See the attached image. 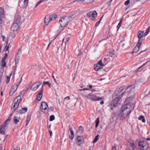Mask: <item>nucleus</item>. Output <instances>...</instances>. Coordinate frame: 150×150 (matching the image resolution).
Instances as JSON below:
<instances>
[{
    "instance_id": "nucleus-29",
    "label": "nucleus",
    "mask_w": 150,
    "mask_h": 150,
    "mask_svg": "<svg viewBox=\"0 0 150 150\" xmlns=\"http://www.w3.org/2000/svg\"><path fill=\"white\" fill-rule=\"evenodd\" d=\"M8 57L7 53H5L4 56L2 58L1 61L4 62H6L5 60Z\"/></svg>"
},
{
    "instance_id": "nucleus-33",
    "label": "nucleus",
    "mask_w": 150,
    "mask_h": 150,
    "mask_svg": "<svg viewBox=\"0 0 150 150\" xmlns=\"http://www.w3.org/2000/svg\"><path fill=\"white\" fill-rule=\"evenodd\" d=\"M115 53V51L114 50H113L111 52H110L109 53V57H113V56L114 55Z\"/></svg>"
},
{
    "instance_id": "nucleus-30",
    "label": "nucleus",
    "mask_w": 150,
    "mask_h": 150,
    "mask_svg": "<svg viewBox=\"0 0 150 150\" xmlns=\"http://www.w3.org/2000/svg\"><path fill=\"white\" fill-rule=\"evenodd\" d=\"M11 75H12V74H10L9 76H6V83H8V82H9V81H10V77L11 76Z\"/></svg>"
},
{
    "instance_id": "nucleus-43",
    "label": "nucleus",
    "mask_w": 150,
    "mask_h": 150,
    "mask_svg": "<svg viewBox=\"0 0 150 150\" xmlns=\"http://www.w3.org/2000/svg\"><path fill=\"white\" fill-rule=\"evenodd\" d=\"M150 31L148 30H147L146 32H145V33L144 34V36H146L149 33V32Z\"/></svg>"
},
{
    "instance_id": "nucleus-58",
    "label": "nucleus",
    "mask_w": 150,
    "mask_h": 150,
    "mask_svg": "<svg viewBox=\"0 0 150 150\" xmlns=\"http://www.w3.org/2000/svg\"><path fill=\"white\" fill-rule=\"evenodd\" d=\"M22 77H21V80L19 82L18 84H17V85H18V86L20 85V84L21 83V82L22 81Z\"/></svg>"
},
{
    "instance_id": "nucleus-26",
    "label": "nucleus",
    "mask_w": 150,
    "mask_h": 150,
    "mask_svg": "<svg viewBox=\"0 0 150 150\" xmlns=\"http://www.w3.org/2000/svg\"><path fill=\"white\" fill-rule=\"evenodd\" d=\"M22 21V19L21 17L20 16H18L16 20V23H17L18 24H20Z\"/></svg>"
},
{
    "instance_id": "nucleus-8",
    "label": "nucleus",
    "mask_w": 150,
    "mask_h": 150,
    "mask_svg": "<svg viewBox=\"0 0 150 150\" xmlns=\"http://www.w3.org/2000/svg\"><path fill=\"white\" fill-rule=\"evenodd\" d=\"M19 26V24L16 23H14L12 25L11 29V33L12 36H15L17 32Z\"/></svg>"
},
{
    "instance_id": "nucleus-20",
    "label": "nucleus",
    "mask_w": 150,
    "mask_h": 150,
    "mask_svg": "<svg viewBox=\"0 0 150 150\" xmlns=\"http://www.w3.org/2000/svg\"><path fill=\"white\" fill-rule=\"evenodd\" d=\"M40 86V85H36V83H34L30 89L33 91H35L38 89Z\"/></svg>"
},
{
    "instance_id": "nucleus-59",
    "label": "nucleus",
    "mask_w": 150,
    "mask_h": 150,
    "mask_svg": "<svg viewBox=\"0 0 150 150\" xmlns=\"http://www.w3.org/2000/svg\"><path fill=\"white\" fill-rule=\"evenodd\" d=\"M69 37H67V38H66V43H67L68 41H69Z\"/></svg>"
},
{
    "instance_id": "nucleus-49",
    "label": "nucleus",
    "mask_w": 150,
    "mask_h": 150,
    "mask_svg": "<svg viewBox=\"0 0 150 150\" xmlns=\"http://www.w3.org/2000/svg\"><path fill=\"white\" fill-rule=\"evenodd\" d=\"M123 19V18L122 19H121L120 21V22H119V23H118V24H120V25H121L122 23V21Z\"/></svg>"
},
{
    "instance_id": "nucleus-2",
    "label": "nucleus",
    "mask_w": 150,
    "mask_h": 150,
    "mask_svg": "<svg viewBox=\"0 0 150 150\" xmlns=\"http://www.w3.org/2000/svg\"><path fill=\"white\" fill-rule=\"evenodd\" d=\"M76 13H74L69 16H65L61 18L59 20V23L61 27H65L71 18H74Z\"/></svg>"
},
{
    "instance_id": "nucleus-35",
    "label": "nucleus",
    "mask_w": 150,
    "mask_h": 150,
    "mask_svg": "<svg viewBox=\"0 0 150 150\" xmlns=\"http://www.w3.org/2000/svg\"><path fill=\"white\" fill-rule=\"evenodd\" d=\"M98 137L99 135H97V136H96V137H95V138H94V139L93 140V143H95L96 142H97V141L98 140Z\"/></svg>"
},
{
    "instance_id": "nucleus-57",
    "label": "nucleus",
    "mask_w": 150,
    "mask_h": 150,
    "mask_svg": "<svg viewBox=\"0 0 150 150\" xmlns=\"http://www.w3.org/2000/svg\"><path fill=\"white\" fill-rule=\"evenodd\" d=\"M35 83H36V84L37 83H39L40 84H39V85H40L41 84V83H42V82H40V81H38V82H36Z\"/></svg>"
},
{
    "instance_id": "nucleus-41",
    "label": "nucleus",
    "mask_w": 150,
    "mask_h": 150,
    "mask_svg": "<svg viewBox=\"0 0 150 150\" xmlns=\"http://www.w3.org/2000/svg\"><path fill=\"white\" fill-rule=\"evenodd\" d=\"M130 2V0H127L125 2V5L126 6L128 5Z\"/></svg>"
},
{
    "instance_id": "nucleus-21",
    "label": "nucleus",
    "mask_w": 150,
    "mask_h": 150,
    "mask_svg": "<svg viewBox=\"0 0 150 150\" xmlns=\"http://www.w3.org/2000/svg\"><path fill=\"white\" fill-rule=\"evenodd\" d=\"M69 130H70V132L71 134V135L69 136L70 139L72 140L74 137V132L73 131L72 128L70 127V126H69Z\"/></svg>"
},
{
    "instance_id": "nucleus-63",
    "label": "nucleus",
    "mask_w": 150,
    "mask_h": 150,
    "mask_svg": "<svg viewBox=\"0 0 150 150\" xmlns=\"http://www.w3.org/2000/svg\"><path fill=\"white\" fill-rule=\"evenodd\" d=\"M0 150H4V149L2 148V146H0Z\"/></svg>"
},
{
    "instance_id": "nucleus-52",
    "label": "nucleus",
    "mask_w": 150,
    "mask_h": 150,
    "mask_svg": "<svg viewBox=\"0 0 150 150\" xmlns=\"http://www.w3.org/2000/svg\"><path fill=\"white\" fill-rule=\"evenodd\" d=\"M112 150H116V147L115 146H112Z\"/></svg>"
},
{
    "instance_id": "nucleus-38",
    "label": "nucleus",
    "mask_w": 150,
    "mask_h": 150,
    "mask_svg": "<svg viewBox=\"0 0 150 150\" xmlns=\"http://www.w3.org/2000/svg\"><path fill=\"white\" fill-rule=\"evenodd\" d=\"M57 17V15L55 14L53 15L52 16L51 18V19L52 20H54Z\"/></svg>"
},
{
    "instance_id": "nucleus-18",
    "label": "nucleus",
    "mask_w": 150,
    "mask_h": 150,
    "mask_svg": "<svg viewBox=\"0 0 150 150\" xmlns=\"http://www.w3.org/2000/svg\"><path fill=\"white\" fill-rule=\"evenodd\" d=\"M50 16V15H46L44 18V21L46 25H47L50 21L51 20Z\"/></svg>"
},
{
    "instance_id": "nucleus-60",
    "label": "nucleus",
    "mask_w": 150,
    "mask_h": 150,
    "mask_svg": "<svg viewBox=\"0 0 150 150\" xmlns=\"http://www.w3.org/2000/svg\"><path fill=\"white\" fill-rule=\"evenodd\" d=\"M100 104L101 105H103L104 104V101L103 100H102L100 103Z\"/></svg>"
},
{
    "instance_id": "nucleus-45",
    "label": "nucleus",
    "mask_w": 150,
    "mask_h": 150,
    "mask_svg": "<svg viewBox=\"0 0 150 150\" xmlns=\"http://www.w3.org/2000/svg\"><path fill=\"white\" fill-rule=\"evenodd\" d=\"M7 44H6V47L5 48V49L6 48L5 52H6L7 51H8V48H9V45H8L7 47Z\"/></svg>"
},
{
    "instance_id": "nucleus-25",
    "label": "nucleus",
    "mask_w": 150,
    "mask_h": 150,
    "mask_svg": "<svg viewBox=\"0 0 150 150\" xmlns=\"http://www.w3.org/2000/svg\"><path fill=\"white\" fill-rule=\"evenodd\" d=\"M20 118L17 116L14 117L13 118V122L15 124H17L19 122Z\"/></svg>"
},
{
    "instance_id": "nucleus-37",
    "label": "nucleus",
    "mask_w": 150,
    "mask_h": 150,
    "mask_svg": "<svg viewBox=\"0 0 150 150\" xmlns=\"http://www.w3.org/2000/svg\"><path fill=\"white\" fill-rule=\"evenodd\" d=\"M54 115H52L50 116L49 120L50 121H52L54 119Z\"/></svg>"
},
{
    "instance_id": "nucleus-36",
    "label": "nucleus",
    "mask_w": 150,
    "mask_h": 150,
    "mask_svg": "<svg viewBox=\"0 0 150 150\" xmlns=\"http://www.w3.org/2000/svg\"><path fill=\"white\" fill-rule=\"evenodd\" d=\"M70 99V98L69 96H67L64 98V101L63 102V103H65V101L66 100H69Z\"/></svg>"
},
{
    "instance_id": "nucleus-12",
    "label": "nucleus",
    "mask_w": 150,
    "mask_h": 150,
    "mask_svg": "<svg viewBox=\"0 0 150 150\" xmlns=\"http://www.w3.org/2000/svg\"><path fill=\"white\" fill-rule=\"evenodd\" d=\"M104 66V65L102 63L101 60H100L97 64L94 65V69L96 71H98L99 69H102Z\"/></svg>"
},
{
    "instance_id": "nucleus-51",
    "label": "nucleus",
    "mask_w": 150,
    "mask_h": 150,
    "mask_svg": "<svg viewBox=\"0 0 150 150\" xmlns=\"http://www.w3.org/2000/svg\"><path fill=\"white\" fill-rule=\"evenodd\" d=\"M1 37L3 39V41H4L6 39V38L5 36L2 35L1 36Z\"/></svg>"
},
{
    "instance_id": "nucleus-44",
    "label": "nucleus",
    "mask_w": 150,
    "mask_h": 150,
    "mask_svg": "<svg viewBox=\"0 0 150 150\" xmlns=\"http://www.w3.org/2000/svg\"><path fill=\"white\" fill-rule=\"evenodd\" d=\"M150 31L148 30H147L146 32H145V33L144 34V36H146L149 33V32Z\"/></svg>"
},
{
    "instance_id": "nucleus-40",
    "label": "nucleus",
    "mask_w": 150,
    "mask_h": 150,
    "mask_svg": "<svg viewBox=\"0 0 150 150\" xmlns=\"http://www.w3.org/2000/svg\"><path fill=\"white\" fill-rule=\"evenodd\" d=\"M44 0H40V1H38L37 3L35 6V8L36 7L40 4Z\"/></svg>"
},
{
    "instance_id": "nucleus-1",
    "label": "nucleus",
    "mask_w": 150,
    "mask_h": 150,
    "mask_svg": "<svg viewBox=\"0 0 150 150\" xmlns=\"http://www.w3.org/2000/svg\"><path fill=\"white\" fill-rule=\"evenodd\" d=\"M138 89L137 84L129 86L126 88V91L124 92L123 91V87L119 88L112 95L113 100L112 103L110 104L111 107V110H113L112 106L116 107L121 104V97L123 96L125 93L126 94L129 98L133 99L135 97V92Z\"/></svg>"
},
{
    "instance_id": "nucleus-50",
    "label": "nucleus",
    "mask_w": 150,
    "mask_h": 150,
    "mask_svg": "<svg viewBox=\"0 0 150 150\" xmlns=\"http://www.w3.org/2000/svg\"><path fill=\"white\" fill-rule=\"evenodd\" d=\"M52 78H53V79H54V81H55V82L56 83H57V82L56 80V79H55V78H54V76L53 74H52Z\"/></svg>"
},
{
    "instance_id": "nucleus-16",
    "label": "nucleus",
    "mask_w": 150,
    "mask_h": 150,
    "mask_svg": "<svg viewBox=\"0 0 150 150\" xmlns=\"http://www.w3.org/2000/svg\"><path fill=\"white\" fill-rule=\"evenodd\" d=\"M144 33V32L143 31L140 30L138 32L137 34L138 38L139 39L138 42L142 43V40L141 38L142 37Z\"/></svg>"
},
{
    "instance_id": "nucleus-22",
    "label": "nucleus",
    "mask_w": 150,
    "mask_h": 150,
    "mask_svg": "<svg viewBox=\"0 0 150 150\" xmlns=\"http://www.w3.org/2000/svg\"><path fill=\"white\" fill-rule=\"evenodd\" d=\"M27 110V108H22L21 109L19 110L18 111V112L20 113V114H22L25 112H26Z\"/></svg>"
},
{
    "instance_id": "nucleus-6",
    "label": "nucleus",
    "mask_w": 150,
    "mask_h": 150,
    "mask_svg": "<svg viewBox=\"0 0 150 150\" xmlns=\"http://www.w3.org/2000/svg\"><path fill=\"white\" fill-rule=\"evenodd\" d=\"M84 97L85 98H86L90 100L94 101L102 100L103 98L98 97L95 95L90 94L88 95H84Z\"/></svg>"
},
{
    "instance_id": "nucleus-48",
    "label": "nucleus",
    "mask_w": 150,
    "mask_h": 150,
    "mask_svg": "<svg viewBox=\"0 0 150 150\" xmlns=\"http://www.w3.org/2000/svg\"><path fill=\"white\" fill-rule=\"evenodd\" d=\"M89 89L88 88H83L79 90V91H85V90H89Z\"/></svg>"
},
{
    "instance_id": "nucleus-11",
    "label": "nucleus",
    "mask_w": 150,
    "mask_h": 150,
    "mask_svg": "<svg viewBox=\"0 0 150 150\" xmlns=\"http://www.w3.org/2000/svg\"><path fill=\"white\" fill-rule=\"evenodd\" d=\"M87 15L92 20L94 21L96 19L95 17L97 16V14L96 12L95 11H94L88 12L87 13Z\"/></svg>"
},
{
    "instance_id": "nucleus-10",
    "label": "nucleus",
    "mask_w": 150,
    "mask_h": 150,
    "mask_svg": "<svg viewBox=\"0 0 150 150\" xmlns=\"http://www.w3.org/2000/svg\"><path fill=\"white\" fill-rule=\"evenodd\" d=\"M140 148L142 150H146L148 149V145L146 142L143 141H140L138 143Z\"/></svg>"
},
{
    "instance_id": "nucleus-27",
    "label": "nucleus",
    "mask_w": 150,
    "mask_h": 150,
    "mask_svg": "<svg viewBox=\"0 0 150 150\" xmlns=\"http://www.w3.org/2000/svg\"><path fill=\"white\" fill-rule=\"evenodd\" d=\"M130 147L129 149L130 150H133L134 149L135 145L134 142H132L131 143H130Z\"/></svg>"
},
{
    "instance_id": "nucleus-13",
    "label": "nucleus",
    "mask_w": 150,
    "mask_h": 150,
    "mask_svg": "<svg viewBox=\"0 0 150 150\" xmlns=\"http://www.w3.org/2000/svg\"><path fill=\"white\" fill-rule=\"evenodd\" d=\"M47 108H49L47 104L45 102H42L41 104V106L40 107V109L41 110L44 112L46 113H47L48 111L46 112L45 111H44L43 110H45Z\"/></svg>"
},
{
    "instance_id": "nucleus-3",
    "label": "nucleus",
    "mask_w": 150,
    "mask_h": 150,
    "mask_svg": "<svg viewBox=\"0 0 150 150\" xmlns=\"http://www.w3.org/2000/svg\"><path fill=\"white\" fill-rule=\"evenodd\" d=\"M13 113L11 114L7 119L5 121L4 124L1 125V128L0 129V134L2 135L5 134L6 130L7 129V125L10 122L12 118V115Z\"/></svg>"
},
{
    "instance_id": "nucleus-55",
    "label": "nucleus",
    "mask_w": 150,
    "mask_h": 150,
    "mask_svg": "<svg viewBox=\"0 0 150 150\" xmlns=\"http://www.w3.org/2000/svg\"><path fill=\"white\" fill-rule=\"evenodd\" d=\"M121 26V25H120V24H118L117 25V28L118 29H119L120 28Z\"/></svg>"
},
{
    "instance_id": "nucleus-5",
    "label": "nucleus",
    "mask_w": 150,
    "mask_h": 150,
    "mask_svg": "<svg viewBox=\"0 0 150 150\" xmlns=\"http://www.w3.org/2000/svg\"><path fill=\"white\" fill-rule=\"evenodd\" d=\"M21 100V97L20 96H18L14 99L11 107V109L12 110H13V112L15 111L18 107Z\"/></svg>"
},
{
    "instance_id": "nucleus-31",
    "label": "nucleus",
    "mask_w": 150,
    "mask_h": 150,
    "mask_svg": "<svg viewBox=\"0 0 150 150\" xmlns=\"http://www.w3.org/2000/svg\"><path fill=\"white\" fill-rule=\"evenodd\" d=\"M30 116H28L26 119V126H27L28 125L29 123L30 122Z\"/></svg>"
},
{
    "instance_id": "nucleus-64",
    "label": "nucleus",
    "mask_w": 150,
    "mask_h": 150,
    "mask_svg": "<svg viewBox=\"0 0 150 150\" xmlns=\"http://www.w3.org/2000/svg\"><path fill=\"white\" fill-rule=\"evenodd\" d=\"M147 30H148L149 31H150V26L148 28Z\"/></svg>"
},
{
    "instance_id": "nucleus-61",
    "label": "nucleus",
    "mask_w": 150,
    "mask_h": 150,
    "mask_svg": "<svg viewBox=\"0 0 150 150\" xmlns=\"http://www.w3.org/2000/svg\"><path fill=\"white\" fill-rule=\"evenodd\" d=\"M142 80H143V79H142V78H140L139 79V82H142Z\"/></svg>"
},
{
    "instance_id": "nucleus-47",
    "label": "nucleus",
    "mask_w": 150,
    "mask_h": 150,
    "mask_svg": "<svg viewBox=\"0 0 150 150\" xmlns=\"http://www.w3.org/2000/svg\"><path fill=\"white\" fill-rule=\"evenodd\" d=\"M100 21H99L98 22L96 23L95 24V26L96 27V26H98V24L100 23Z\"/></svg>"
},
{
    "instance_id": "nucleus-39",
    "label": "nucleus",
    "mask_w": 150,
    "mask_h": 150,
    "mask_svg": "<svg viewBox=\"0 0 150 150\" xmlns=\"http://www.w3.org/2000/svg\"><path fill=\"white\" fill-rule=\"evenodd\" d=\"M133 108L131 110H129L128 111H127V114L126 115V116H128V115L131 113V112H132V110H133Z\"/></svg>"
},
{
    "instance_id": "nucleus-7",
    "label": "nucleus",
    "mask_w": 150,
    "mask_h": 150,
    "mask_svg": "<svg viewBox=\"0 0 150 150\" xmlns=\"http://www.w3.org/2000/svg\"><path fill=\"white\" fill-rule=\"evenodd\" d=\"M4 8L3 7L0 8V26H3L4 23Z\"/></svg>"
},
{
    "instance_id": "nucleus-15",
    "label": "nucleus",
    "mask_w": 150,
    "mask_h": 150,
    "mask_svg": "<svg viewBox=\"0 0 150 150\" xmlns=\"http://www.w3.org/2000/svg\"><path fill=\"white\" fill-rule=\"evenodd\" d=\"M18 87V85H17V84L14 85L13 86L10 91L9 93L10 95L12 96L13 95L17 89Z\"/></svg>"
},
{
    "instance_id": "nucleus-62",
    "label": "nucleus",
    "mask_w": 150,
    "mask_h": 150,
    "mask_svg": "<svg viewBox=\"0 0 150 150\" xmlns=\"http://www.w3.org/2000/svg\"><path fill=\"white\" fill-rule=\"evenodd\" d=\"M66 66V67H67V68L68 69H69V65H67Z\"/></svg>"
},
{
    "instance_id": "nucleus-56",
    "label": "nucleus",
    "mask_w": 150,
    "mask_h": 150,
    "mask_svg": "<svg viewBox=\"0 0 150 150\" xmlns=\"http://www.w3.org/2000/svg\"><path fill=\"white\" fill-rule=\"evenodd\" d=\"M20 149V148L19 147H16L14 148L13 150H19Z\"/></svg>"
},
{
    "instance_id": "nucleus-54",
    "label": "nucleus",
    "mask_w": 150,
    "mask_h": 150,
    "mask_svg": "<svg viewBox=\"0 0 150 150\" xmlns=\"http://www.w3.org/2000/svg\"><path fill=\"white\" fill-rule=\"evenodd\" d=\"M49 134H50V136H52V131L51 130H49Z\"/></svg>"
},
{
    "instance_id": "nucleus-23",
    "label": "nucleus",
    "mask_w": 150,
    "mask_h": 150,
    "mask_svg": "<svg viewBox=\"0 0 150 150\" xmlns=\"http://www.w3.org/2000/svg\"><path fill=\"white\" fill-rule=\"evenodd\" d=\"M77 140L78 142H80V143L77 144V145L78 146H79L80 144L82 143L83 139L82 137L80 136H78L77 137Z\"/></svg>"
},
{
    "instance_id": "nucleus-14",
    "label": "nucleus",
    "mask_w": 150,
    "mask_h": 150,
    "mask_svg": "<svg viewBox=\"0 0 150 150\" xmlns=\"http://www.w3.org/2000/svg\"><path fill=\"white\" fill-rule=\"evenodd\" d=\"M43 88V86L41 89V90L39 92L37 95L36 99L38 101H40L42 97Z\"/></svg>"
},
{
    "instance_id": "nucleus-28",
    "label": "nucleus",
    "mask_w": 150,
    "mask_h": 150,
    "mask_svg": "<svg viewBox=\"0 0 150 150\" xmlns=\"http://www.w3.org/2000/svg\"><path fill=\"white\" fill-rule=\"evenodd\" d=\"M138 119L139 120H142V122H145V119L143 115H142L138 117Z\"/></svg>"
},
{
    "instance_id": "nucleus-9",
    "label": "nucleus",
    "mask_w": 150,
    "mask_h": 150,
    "mask_svg": "<svg viewBox=\"0 0 150 150\" xmlns=\"http://www.w3.org/2000/svg\"><path fill=\"white\" fill-rule=\"evenodd\" d=\"M21 53V50L20 49H19L15 57V61L16 65L18 63L20 60Z\"/></svg>"
},
{
    "instance_id": "nucleus-32",
    "label": "nucleus",
    "mask_w": 150,
    "mask_h": 150,
    "mask_svg": "<svg viewBox=\"0 0 150 150\" xmlns=\"http://www.w3.org/2000/svg\"><path fill=\"white\" fill-rule=\"evenodd\" d=\"M99 122V118H98L96 120V125L95 127H97L98 126Z\"/></svg>"
},
{
    "instance_id": "nucleus-17",
    "label": "nucleus",
    "mask_w": 150,
    "mask_h": 150,
    "mask_svg": "<svg viewBox=\"0 0 150 150\" xmlns=\"http://www.w3.org/2000/svg\"><path fill=\"white\" fill-rule=\"evenodd\" d=\"M6 62L1 61L0 62V72L3 73L4 71V67H6Z\"/></svg>"
},
{
    "instance_id": "nucleus-19",
    "label": "nucleus",
    "mask_w": 150,
    "mask_h": 150,
    "mask_svg": "<svg viewBox=\"0 0 150 150\" xmlns=\"http://www.w3.org/2000/svg\"><path fill=\"white\" fill-rule=\"evenodd\" d=\"M141 44L142 43L138 42L137 43L136 46L135 47L134 49L133 50L132 54H133L134 53H136L139 50Z\"/></svg>"
},
{
    "instance_id": "nucleus-4",
    "label": "nucleus",
    "mask_w": 150,
    "mask_h": 150,
    "mask_svg": "<svg viewBox=\"0 0 150 150\" xmlns=\"http://www.w3.org/2000/svg\"><path fill=\"white\" fill-rule=\"evenodd\" d=\"M130 106L129 104H127V105H124L122 108L121 111L120 112V113L118 116L119 117L121 120H123L125 118L124 115V112L125 110L130 108Z\"/></svg>"
},
{
    "instance_id": "nucleus-24",
    "label": "nucleus",
    "mask_w": 150,
    "mask_h": 150,
    "mask_svg": "<svg viewBox=\"0 0 150 150\" xmlns=\"http://www.w3.org/2000/svg\"><path fill=\"white\" fill-rule=\"evenodd\" d=\"M28 0H24V1L23 2V4L22 6V8H26L28 5Z\"/></svg>"
},
{
    "instance_id": "nucleus-46",
    "label": "nucleus",
    "mask_w": 150,
    "mask_h": 150,
    "mask_svg": "<svg viewBox=\"0 0 150 150\" xmlns=\"http://www.w3.org/2000/svg\"><path fill=\"white\" fill-rule=\"evenodd\" d=\"M79 129L80 130L82 131L83 130V128L81 126H80L79 127Z\"/></svg>"
},
{
    "instance_id": "nucleus-53",
    "label": "nucleus",
    "mask_w": 150,
    "mask_h": 150,
    "mask_svg": "<svg viewBox=\"0 0 150 150\" xmlns=\"http://www.w3.org/2000/svg\"><path fill=\"white\" fill-rule=\"evenodd\" d=\"M24 94V91H22L20 95H23Z\"/></svg>"
},
{
    "instance_id": "nucleus-34",
    "label": "nucleus",
    "mask_w": 150,
    "mask_h": 150,
    "mask_svg": "<svg viewBox=\"0 0 150 150\" xmlns=\"http://www.w3.org/2000/svg\"><path fill=\"white\" fill-rule=\"evenodd\" d=\"M46 84H47V85H48V86L50 88L51 87L50 83L48 81H44L42 86H43V85H45Z\"/></svg>"
},
{
    "instance_id": "nucleus-42",
    "label": "nucleus",
    "mask_w": 150,
    "mask_h": 150,
    "mask_svg": "<svg viewBox=\"0 0 150 150\" xmlns=\"http://www.w3.org/2000/svg\"><path fill=\"white\" fill-rule=\"evenodd\" d=\"M150 31L148 30H147L146 32H145V33L144 34V36H146L149 33V32Z\"/></svg>"
}]
</instances>
